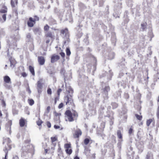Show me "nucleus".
<instances>
[{
	"label": "nucleus",
	"instance_id": "a18cd8bd",
	"mask_svg": "<svg viewBox=\"0 0 159 159\" xmlns=\"http://www.w3.org/2000/svg\"><path fill=\"white\" fill-rule=\"evenodd\" d=\"M29 21L32 22H34L35 21L34 19H33L32 17H30L29 18Z\"/></svg>",
	"mask_w": 159,
	"mask_h": 159
},
{
	"label": "nucleus",
	"instance_id": "2eb2a0df",
	"mask_svg": "<svg viewBox=\"0 0 159 159\" xmlns=\"http://www.w3.org/2000/svg\"><path fill=\"white\" fill-rule=\"evenodd\" d=\"M6 15L5 14H3L2 16V18L3 20H2L1 19H0V22L1 23H3L5 22L6 19Z\"/></svg>",
	"mask_w": 159,
	"mask_h": 159
},
{
	"label": "nucleus",
	"instance_id": "49530a36",
	"mask_svg": "<svg viewBox=\"0 0 159 159\" xmlns=\"http://www.w3.org/2000/svg\"><path fill=\"white\" fill-rule=\"evenodd\" d=\"M34 17L35 18L34 19L35 21H38L39 20V18L37 16H35Z\"/></svg>",
	"mask_w": 159,
	"mask_h": 159
},
{
	"label": "nucleus",
	"instance_id": "ea45409f",
	"mask_svg": "<svg viewBox=\"0 0 159 159\" xmlns=\"http://www.w3.org/2000/svg\"><path fill=\"white\" fill-rule=\"evenodd\" d=\"M50 110V107L49 106H48L47 108V113H48L49 112Z\"/></svg>",
	"mask_w": 159,
	"mask_h": 159
},
{
	"label": "nucleus",
	"instance_id": "13d9d810",
	"mask_svg": "<svg viewBox=\"0 0 159 159\" xmlns=\"http://www.w3.org/2000/svg\"><path fill=\"white\" fill-rule=\"evenodd\" d=\"M14 158H16V159H18V157L17 156H15Z\"/></svg>",
	"mask_w": 159,
	"mask_h": 159
},
{
	"label": "nucleus",
	"instance_id": "680f3d73",
	"mask_svg": "<svg viewBox=\"0 0 159 159\" xmlns=\"http://www.w3.org/2000/svg\"><path fill=\"white\" fill-rule=\"evenodd\" d=\"M2 116V114L1 112H0V116Z\"/></svg>",
	"mask_w": 159,
	"mask_h": 159
},
{
	"label": "nucleus",
	"instance_id": "58836bf2",
	"mask_svg": "<svg viewBox=\"0 0 159 159\" xmlns=\"http://www.w3.org/2000/svg\"><path fill=\"white\" fill-rule=\"evenodd\" d=\"M60 54L62 57H64L65 56V53L64 52H61Z\"/></svg>",
	"mask_w": 159,
	"mask_h": 159
},
{
	"label": "nucleus",
	"instance_id": "79ce46f5",
	"mask_svg": "<svg viewBox=\"0 0 159 159\" xmlns=\"http://www.w3.org/2000/svg\"><path fill=\"white\" fill-rule=\"evenodd\" d=\"M125 97L126 98H128L129 97V95L128 93H125L124 94Z\"/></svg>",
	"mask_w": 159,
	"mask_h": 159
},
{
	"label": "nucleus",
	"instance_id": "774afa93",
	"mask_svg": "<svg viewBox=\"0 0 159 159\" xmlns=\"http://www.w3.org/2000/svg\"><path fill=\"white\" fill-rule=\"evenodd\" d=\"M42 159H46L43 158H42Z\"/></svg>",
	"mask_w": 159,
	"mask_h": 159
},
{
	"label": "nucleus",
	"instance_id": "bf43d9fd",
	"mask_svg": "<svg viewBox=\"0 0 159 159\" xmlns=\"http://www.w3.org/2000/svg\"><path fill=\"white\" fill-rule=\"evenodd\" d=\"M113 104H114L116 105L115 107V108H116L117 107V105L116 104V103H113Z\"/></svg>",
	"mask_w": 159,
	"mask_h": 159
},
{
	"label": "nucleus",
	"instance_id": "39448f33",
	"mask_svg": "<svg viewBox=\"0 0 159 159\" xmlns=\"http://www.w3.org/2000/svg\"><path fill=\"white\" fill-rule=\"evenodd\" d=\"M110 89L108 86L105 85L104 87H103L102 91L103 92V94H105V97H107V93L110 90Z\"/></svg>",
	"mask_w": 159,
	"mask_h": 159
},
{
	"label": "nucleus",
	"instance_id": "4468645a",
	"mask_svg": "<svg viewBox=\"0 0 159 159\" xmlns=\"http://www.w3.org/2000/svg\"><path fill=\"white\" fill-rule=\"evenodd\" d=\"M25 124V120L22 118L20 120V125L21 127H23L24 126Z\"/></svg>",
	"mask_w": 159,
	"mask_h": 159
},
{
	"label": "nucleus",
	"instance_id": "c85d7f7f",
	"mask_svg": "<svg viewBox=\"0 0 159 159\" xmlns=\"http://www.w3.org/2000/svg\"><path fill=\"white\" fill-rule=\"evenodd\" d=\"M47 92L48 94L51 95L52 94L51 89L50 88H48Z\"/></svg>",
	"mask_w": 159,
	"mask_h": 159
},
{
	"label": "nucleus",
	"instance_id": "4be33fe9",
	"mask_svg": "<svg viewBox=\"0 0 159 159\" xmlns=\"http://www.w3.org/2000/svg\"><path fill=\"white\" fill-rule=\"evenodd\" d=\"M28 102L29 104L31 106H32L34 103V101L32 99H28Z\"/></svg>",
	"mask_w": 159,
	"mask_h": 159
},
{
	"label": "nucleus",
	"instance_id": "7ed1b4c3",
	"mask_svg": "<svg viewBox=\"0 0 159 159\" xmlns=\"http://www.w3.org/2000/svg\"><path fill=\"white\" fill-rule=\"evenodd\" d=\"M41 81V80H40L38 81L37 83V89L39 93H41L42 89L43 88Z\"/></svg>",
	"mask_w": 159,
	"mask_h": 159
},
{
	"label": "nucleus",
	"instance_id": "7c9ffc66",
	"mask_svg": "<svg viewBox=\"0 0 159 159\" xmlns=\"http://www.w3.org/2000/svg\"><path fill=\"white\" fill-rule=\"evenodd\" d=\"M7 12V10L6 9H2L0 11V12L1 13H4Z\"/></svg>",
	"mask_w": 159,
	"mask_h": 159
},
{
	"label": "nucleus",
	"instance_id": "423d86ee",
	"mask_svg": "<svg viewBox=\"0 0 159 159\" xmlns=\"http://www.w3.org/2000/svg\"><path fill=\"white\" fill-rule=\"evenodd\" d=\"M82 134V132L81 130L79 129H77L75 132V133L74 134V136L75 138H78Z\"/></svg>",
	"mask_w": 159,
	"mask_h": 159
},
{
	"label": "nucleus",
	"instance_id": "b1692460",
	"mask_svg": "<svg viewBox=\"0 0 159 159\" xmlns=\"http://www.w3.org/2000/svg\"><path fill=\"white\" fill-rule=\"evenodd\" d=\"M27 24L30 27H32L34 25V24L32 22L28 21L27 22Z\"/></svg>",
	"mask_w": 159,
	"mask_h": 159
},
{
	"label": "nucleus",
	"instance_id": "bb28decb",
	"mask_svg": "<svg viewBox=\"0 0 159 159\" xmlns=\"http://www.w3.org/2000/svg\"><path fill=\"white\" fill-rule=\"evenodd\" d=\"M89 139L88 138L85 139L84 140V143L85 145H87L89 143Z\"/></svg>",
	"mask_w": 159,
	"mask_h": 159
},
{
	"label": "nucleus",
	"instance_id": "f03ea898",
	"mask_svg": "<svg viewBox=\"0 0 159 159\" xmlns=\"http://www.w3.org/2000/svg\"><path fill=\"white\" fill-rule=\"evenodd\" d=\"M65 101L66 105H72L73 103V100L71 96H67L64 98Z\"/></svg>",
	"mask_w": 159,
	"mask_h": 159
},
{
	"label": "nucleus",
	"instance_id": "f704fd0d",
	"mask_svg": "<svg viewBox=\"0 0 159 159\" xmlns=\"http://www.w3.org/2000/svg\"><path fill=\"white\" fill-rule=\"evenodd\" d=\"M65 72V70L64 69H61V74L64 75V73Z\"/></svg>",
	"mask_w": 159,
	"mask_h": 159
},
{
	"label": "nucleus",
	"instance_id": "864d4df0",
	"mask_svg": "<svg viewBox=\"0 0 159 159\" xmlns=\"http://www.w3.org/2000/svg\"><path fill=\"white\" fill-rule=\"evenodd\" d=\"M62 91V90L61 89H58V90L57 91V93H60Z\"/></svg>",
	"mask_w": 159,
	"mask_h": 159
},
{
	"label": "nucleus",
	"instance_id": "412c9836",
	"mask_svg": "<svg viewBox=\"0 0 159 159\" xmlns=\"http://www.w3.org/2000/svg\"><path fill=\"white\" fill-rule=\"evenodd\" d=\"M135 116L138 120H141L142 117L141 116H140L137 114H135Z\"/></svg>",
	"mask_w": 159,
	"mask_h": 159
},
{
	"label": "nucleus",
	"instance_id": "473e14b6",
	"mask_svg": "<svg viewBox=\"0 0 159 159\" xmlns=\"http://www.w3.org/2000/svg\"><path fill=\"white\" fill-rule=\"evenodd\" d=\"M47 125L48 127L49 128H50L51 126V124L49 121L47 122Z\"/></svg>",
	"mask_w": 159,
	"mask_h": 159
},
{
	"label": "nucleus",
	"instance_id": "393cba45",
	"mask_svg": "<svg viewBox=\"0 0 159 159\" xmlns=\"http://www.w3.org/2000/svg\"><path fill=\"white\" fill-rule=\"evenodd\" d=\"M152 120L151 119H150L148 120H147L146 123L147 125L148 126H149L150 124L151 123V122H152Z\"/></svg>",
	"mask_w": 159,
	"mask_h": 159
},
{
	"label": "nucleus",
	"instance_id": "6e6d98bb",
	"mask_svg": "<svg viewBox=\"0 0 159 159\" xmlns=\"http://www.w3.org/2000/svg\"><path fill=\"white\" fill-rule=\"evenodd\" d=\"M55 115L56 116H58L59 115L56 112H55Z\"/></svg>",
	"mask_w": 159,
	"mask_h": 159
},
{
	"label": "nucleus",
	"instance_id": "09e8293b",
	"mask_svg": "<svg viewBox=\"0 0 159 159\" xmlns=\"http://www.w3.org/2000/svg\"><path fill=\"white\" fill-rule=\"evenodd\" d=\"M22 75L24 77H25L27 76V74L23 72L22 73Z\"/></svg>",
	"mask_w": 159,
	"mask_h": 159
},
{
	"label": "nucleus",
	"instance_id": "f8f14e48",
	"mask_svg": "<svg viewBox=\"0 0 159 159\" xmlns=\"http://www.w3.org/2000/svg\"><path fill=\"white\" fill-rule=\"evenodd\" d=\"M115 57V54L114 52H111L108 55V59L110 60H112Z\"/></svg>",
	"mask_w": 159,
	"mask_h": 159
},
{
	"label": "nucleus",
	"instance_id": "aec40b11",
	"mask_svg": "<svg viewBox=\"0 0 159 159\" xmlns=\"http://www.w3.org/2000/svg\"><path fill=\"white\" fill-rule=\"evenodd\" d=\"M51 139L52 143L53 144H54V142L57 140V138L55 137H51Z\"/></svg>",
	"mask_w": 159,
	"mask_h": 159
},
{
	"label": "nucleus",
	"instance_id": "1a4fd4ad",
	"mask_svg": "<svg viewBox=\"0 0 159 159\" xmlns=\"http://www.w3.org/2000/svg\"><path fill=\"white\" fill-rule=\"evenodd\" d=\"M4 80L6 83H11V79L8 76H5L4 77Z\"/></svg>",
	"mask_w": 159,
	"mask_h": 159
},
{
	"label": "nucleus",
	"instance_id": "ddd939ff",
	"mask_svg": "<svg viewBox=\"0 0 159 159\" xmlns=\"http://www.w3.org/2000/svg\"><path fill=\"white\" fill-rule=\"evenodd\" d=\"M147 159H153V155L150 152H148L146 156Z\"/></svg>",
	"mask_w": 159,
	"mask_h": 159
},
{
	"label": "nucleus",
	"instance_id": "c9c22d12",
	"mask_svg": "<svg viewBox=\"0 0 159 159\" xmlns=\"http://www.w3.org/2000/svg\"><path fill=\"white\" fill-rule=\"evenodd\" d=\"M4 86L8 89H9L10 88V86L7 84L6 83L4 84Z\"/></svg>",
	"mask_w": 159,
	"mask_h": 159
},
{
	"label": "nucleus",
	"instance_id": "20e7f679",
	"mask_svg": "<svg viewBox=\"0 0 159 159\" xmlns=\"http://www.w3.org/2000/svg\"><path fill=\"white\" fill-rule=\"evenodd\" d=\"M60 59V56L56 54H53L51 58V62L52 63H54Z\"/></svg>",
	"mask_w": 159,
	"mask_h": 159
},
{
	"label": "nucleus",
	"instance_id": "9b49d317",
	"mask_svg": "<svg viewBox=\"0 0 159 159\" xmlns=\"http://www.w3.org/2000/svg\"><path fill=\"white\" fill-rule=\"evenodd\" d=\"M147 23L146 22H142L141 24V29L143 31L147 29Z\"/></svg>",
	"mask_w": 159,
	"mask_h": 159
},
{
	"label": "nucleus",
	"instance_id": "e433bc0d",
	"mask_svg": "<svg viewBox=\"0 0 159 159\" xmlns=\"http://www.w3.org/2000/svg\"><path fill=\"white\" fill-rule=\"evenodd\" d=\"M133 131V129L130 128L129 129V134L130 135L132 134Z\"/></svg>",
	"mask_w": 159,
	"mask_h": 159
},
{
	"label": "nucleus",
	"instance_id": "5fc2aeb1",
	"mask_svg": "<svg viewBox=\"0 0 159 159\" xmlns=\"http://www.w3.org/2000/svg\"><path fill=\"white\" fill-rule=\"evenodd\" d=\"M50 40L49 39H47L46 41V43H48L49 42H50Z\"/></svg>",
	"mask_w": 159,
	"mask_h": 159
},
{
	"label": "nucleus",
	"instance_id": "4c0bfd02",
	"mask_svg": "<svg viewBox=\"0 0 159 159\" xmlns=\"http://www.w3.org/2000/svg\"><path fill=\"white\" fill-rule=\"evenodd\" d=\"M7 141L8 143H11V141L9 138H7L5 139Z\"/></svg>",
	"mask_w": 159,
	"mask_h": 159
},
{
	"label": "nucleus",
	"instance_id": "6e6552de",
	"mask_svg": "<svg viewBox=\"0 0 159 159\" xmlns=\"http://www.w3.org/2000/svg\"><path fill=\"white\" fill-rule=\"evenodd\" d=\"M45 36L47 37L50 38L51 39H53L54 37L53 33L50 31H48L46 33Z\"/></svg>",
	"mask_w": 159,
	"mask_h": 159
},
{
	"label": "nucleus",
	"instance_id": "338daca9",
	"mask_svg": "<svg viewBox=\"0 0 159 159\" xmlns=\"http://www.w3.org/2000/svg\"><path fill=\"white\" fill-rule=\"evenodd\" d=\"M7 65H5V66H6V67H7Z\"/></svg>",
	"mask_w": 159,
	"mask_h": 159
},
{
	"label": "nucleus",
	"instance_id": "603ef678",
	"mask_svg": "<svg viewBox=\"0 0 159 159\" xmlns=\"http://www.w3.org/2000/svg\"><path fill=\"white\" fill-rule=\"evenodd\" d=\"M30 37H31V35L30 34H27V38L29 39L30 38Z\"/></svg>",
	"mask_w": 159,
	"mask_h": 159
},
{
	"label": "nucleus",
	"instance_id": "a211bd4d",
	"mask_svg": "<svg viewBox=\"0 0 159 159\" xmlns=\"http://www.w3.org/2000/svg\"><path fill=\"white\" fill-rule=\"evenodd\" d=\"M117 135L119 139H121L122 138V135L121 133L120 130H118L117 132Z\"/></svg>",
	"mask_w": 159,
	"mask_h": 159
},
{
	"label": "nucleus",
	"instance_id": "37998d69",
	"mask_svg": "<svg viewBox=\"0 0 159 159\" xmlns=\"http://www.w3.org/2000/svg\"><path fill=\"white\" fill-rule=\"evenodd\" d=\"M59 97H56L55 98V103L56 104V102H57V100H59Z\"/></svg>",
	"mask_w": 159,
	"mask_h": 159
},
{
	"label": "nucleus",
	"instance_id": "72a5a7b5",
	"mask_svg": "<svg viewBox=\"0 0 159 159\" xmlns=\"http://www.w3.org/2000/svg\"><path fill=\"white\" fill-rule=\"evenodd\" d=\"M11 5L12 7H15V4L14 2L13 1V0H11Z\"/></svg>",
	"mask_w": 159,
	"mask_h": 159
},
{
	"label": "nucleus",
	"instance_id": "6ab92c4d",
	"mask_svg": "<svg viewBox=\"0 0 159 159\" xmlns=\"http://www.w3.org/2000/svg\"><path fill=\"white\" fill-rule=\"evenodd\" d=\"M66 152L67 154L70 155L72 152V150L71 148L66 149Z\"/></svg>",
	"mask_w": 159,
	"mask_h": 159
},
{
	"label": "nucleus",
	"instance_id": "5701e85b",
	"mask_svg": "<svg viewBox=\"0 0 159 159\" xmlns=\"http://www.w3.org/2000/svg\"><path fill=\"white\" fill-rule=\"evenodd\" d=\"M64 147L66 149H69L71 148V145L70 144L66 143Z\"/></svg>",
	"mask_w": 159,
	"mask_h": 159
},
{
	"label": "nucleus",
	"instance_id": "0eeeda50",
	"mask_svg": "<svg viewBox=\"0 0 159 159\" xmlns=\"http://www.w3.org/2000/svg\"><path fill=\"white\" fill-rule=\"evenodd\" d=\"M39 62L40 65H42L44 64L45 59L43 57L41 56L38 57Z\"/></svg>",
	"mask_w": 159,
	"mask_h": 159
},
{
	"label": "nucleus",
	"instance_id": "cd10ccee",
	"mask_svg": "<svg viewBox=\"0 0 159 159\" xmlns=\"http://www.w3.org/2000/svg\"><path fill=\"white\" fill-rule=\"evenodd\" d=\"M49 26L47 25H45L44 27V30L45 31H48L49 29Z\"/></svg>",
	"mask_w": 159,
	"mask_h": 159
},
{
	"label": "nucleus",
	"instance_id": "3c124183",
	"mask_svg": "<svg viewBox=\"0 0 159 159\" xmlns=\"http://www.w3.org/2000/svg\"><path fill=\"white\" fill-rule=\"evenodd\" d=\"M2 104H3V105L4 106H5V105H6L5 102L3 100H2Z\"/></svg>",
	"mask_w": 159,
	"mask_h": 159
},
{
	"label": "nucleus",
	"instance_id": "c756f323",
	"mask_svg": "<svg viewBox=\"0 0 159 159\" xmlns=\"http://www.w3.org/2000/svg\"><path fill=\"white\" fill-rule=\"evenodd\" d=\"M43 123V122L41 120H39L37 122V125H38V126H40L42 124V123Z\"/></svg>",
	"mask_w": 159,
	"mask_h": 159
},
{
	"label": "nucleus",
	"instance_id": "4d7b16f0",
	"mask_svg": "<svg viewBox=\"0 0 159 159\" xmlns=\"http://www.w3.org/2000/svg\"><path fill=\"white\" fill-rule=\"evenodd\" d=\"M74 159H79V158L77 157H76L74 158Z\"/></svg>",
	"mask_w": 159,
	"mask_h": 159
},
{
	"label": "nucleus",
	"instance_id": "2f4dec72",
	"mask_svg": "<svg viewBox=\"0 0 159 159\" xmlns=\"http://www.w3.org/2000/svg\"><path fill=\"white\" fill-rule=\"evenodd\" d=\"M157 118L159 119V106L157 109Z\"/></svg>",
	"mask_w": 159,
	"mask_h": 159
},
{
	"label": "nucleus",
	"instance_id": "8fccbe9b",
	"mask_svg": "<svg viewBox=\"0 0 159 159\" xmlns=\"http://www.w3.org/2000/svg\"><path fill=\"white\" fill-rule=\"evenodd\" d=\"M10 63H11V67H14V64L12 62L10 61Z\"/></svg>",
	"mask_w": 159,
	"mask_h": 159
},
{
	"label": "nucleus",
	"instance_id": "a19ab883",
	"mask_svg": "<svg viewBox=\"0 0 159 159\" xmlns=\"http://www.w3.org/2000/svg\"><path fill=\"white\" fill-rule=\"evenodd\" d=\"M63 104L62 103H61L58 106V108L59 109L63 107Z\"/></svg>",
	"mask_w": 159,
	"mask_h": 159
},
{
	"label": "nucleus",
	"instance_id": "f3484780",
	"mask_svg": "<svg viewBox=\"0 0 159 159\" xmlns=\"http://www.w3.org/2000/svg\"><path fill=\"white\" fill-rule=\"evenodd\" d=\"M66 90L69 93H73V90L70 86L66 87Z\"/></svg>",
	"mask_w": 159,
	"mask_h": 159
},
{
	"label": "nucleus",
	"instance_id": "0e129e2a",
	"mask_svg": "<svg viewBox=\"0 0 159 159\" xmlns=\"http://www.w3.org/2000/svg\"><path fill=\"white\" fill-rule=\"evenodd\" d=\"M45 152L46 153H47V150H45Z\"/></svg>",
	"mask_w": 159,
	"mask_h": 159
},
{
	"label": "nucleus",
	"instance_id": "9d476101",
	"mask_svg": "<svg viewBox=\"0 0 159 159\" xmlns=\"http://www.w3.org/2000/svg\"><path fill=\"white\" fill-rule=\"evenodd\" d=\"M61 33L63 34H65L66 37L67 38L69 36L68 30L67 29H66L64 30H61Z\"/></svg>",
	"mask_w": 159,
	"mask_h": 159
},
{
	"label": "nucleus",
	"instance_id": "a878e982",
	"mask_svg": "<svg viewBox=\"0 0 159 159\" xmlns=\"http://www.w3.org/2000/svg\"><path fill=\"white\" fill-rule=\"evenodd\" d=\"M71 53V52L70 49L67 48L66 49V54L67 56H69Z\"/></svg>",
	"mask_w": 159,
	"mask_h": 159
},
{
	"label": "nucleus",
	"instance_id": "dca6fc26",
	"mask_svg": "<svg viewBox=\"0 0 159 159\" xmlns=\"http://www.w3.org/2000/svg\"><path fill=\"white\" fill-rule=\"evenodd\" d=\"M29 69L30 72H31L32 75H35V73L34 72V70L33 67H32V66H29Z\"/></svg>",
	"mask_w": 159,
	"mask_h": 159
},
{
	"label": "nucleus",
	"instance_id": "f257e3e1",
	"mask_svg": "<svg viewBox=\"0 0 159 159\" xmlns=\"http://www.w3.org/2000/svg\"><path fill=\"white\" fill-rule=\"evenodd\" d=\"M65 114L68 121L70 122L73 121L78 117L77 113L75 111L72 112L70 111L67 110L66 111Z\"/></svg>",
	"mask_w": 159,
	"mask_h": 159
},
{
	"label": "nucleus",
	"instance_id": "c03bdc74",
	"mask_svg": "<svg viewBox=\"0 0 159 159\" xmlns=\"http://www.w3.org/2000/svg\"><path fill=\"white\" fill-rule=\"evenodd\" d=\"M54 127L55 129H57L60 128V126L58 125H55L54 126Z\"/></svg>",
	"mask_w": 159,
	"mask_h": 159
},
{
	"label": "nucleus",
	"instance_id": "69168bd1",
	"mask_svg": "<svg viewBox=\"0 0 159 159\" xmlns=\"http://www.w3.org/2000/svg\"><path fill=\"white\" fill-rule=\"evenodd\" d=\"M147 79H149V77L148 76H147Z\"/></svg>",
	"mask_w": 159,
	"mask_h": 159
},
{
	"label": "nucleus",
	"instance_id": "e2e57ef3",
	"mask_svg": "<svg viewBox=\"0 0 159 159\" xmlns=\"http://www.w3.org/2000/svg\"><path fill=\"white\" fill-rule=\"evenodd\" d=\"M9 122L10 124V125H11V121H10Z\"/></svg>",
	"mask_w": 159,
	"mask_h": 159
},
{
	"label": "nucleus",
	"instance_id": "de8ad7c7",
	"mask_svg": "<svg viewBox=\"0 0 159 159\" xmlns=\"http://www.w3.org/2000/svg\"><path fill=\"white\" fill-rule=\"evenodd\" d=\"M27 91L29 93H31V91L30 90L29 87H28L27 89Z\"/></svg>",
	"mask_w": 159,
	"mask_h": 159
},
{
	"label": "nucleus",
	"instance_id": "052dcab7",
	"mask_svg": "<svg viewBox=\"0 0 159 159\" xmlns=\"http://www.w3.org/2000/svg\"><path fill=\"white\" fill-rule=\"evenodd\" d=\"M60 93H57V95H58V97L60 95Z\"/></svg>",
	"mask_w": 159,
	"mask_h": 159
}]
</instances>
